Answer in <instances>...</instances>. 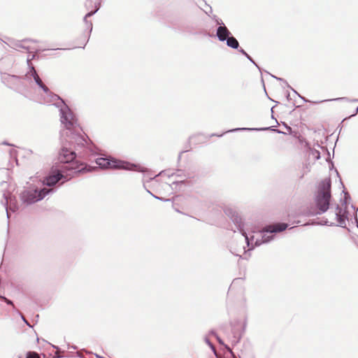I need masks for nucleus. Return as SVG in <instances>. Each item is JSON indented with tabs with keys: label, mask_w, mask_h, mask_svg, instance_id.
I'll list each match as a JSON object with an SVG mask.
<instances>
[{
	"label": "nucleus",
	"mask_w": 358,
	"mask_h": 358,
	"mask_svg": "<svg viewBox=\"0 0 358 358\" xmlns=\"http://www.w3.org/2000/svg\"><path fill=\"white\" fill-rule=\"evenodd\" d=\"M210 334H212V335H214L215 336H217L214 331H210Z\"/></svg>",
	"instance_id": "f704fd0d"
},
{
	"label": "nucleus",
	"mask_w": 358,
	"mask_h": 358,
	"mask_svg": "<svg viewBox=\"0 0 358 358\" xmlns=\"http://www.w3.org/2000/svg\"><path fill=\"white\" fill-rule=\"evenodd\" d=\"M205 12L208 16H210V14L213 12L212 8L209 6V10H206Z\"/></svg>",
	"instance_id": "c756f323"
},
{
	"label": "nucleus",
	"mask_w": 358,
	"mask_h": 358,
	"mask_svg": "<svg viewBox=\"0 0 358 358\" xmlns=\"http://www.w3.org/2000/svg\"><path fill=\"white\" fill-rule=\"evenodd\" d=\"M96 164L101 169H126L131 170L137 166L125 161L117 160L114 158H98Z\"/></svg>",
	"instance_id": "0eeeda50"
},
{
	"label": "nucleus",
	"mask_w": 358,
	"mask_h": 358,
	"mask_svg": "<svg viewBox=\"0 0 358 358\" xmlns=\"http://www.w3.org/2000/svg\"><path fill=\"white\" fill-rule=\"evenodd\" d=\"M24 78L28 80L33 78L36 84L43 91V92L46 95V99L44 101L45 103L50 104L55 100L60 99V97L57 94H55L53 92H52L49 90V88L43 83L42 80L38 75L36 71L35 70L33 66H30V70L25 74Z\"/></svg>",
	"instance_id": "423d86ee"
},
{
	"label": "nucleus",
	"mask_w": 358,
	"mask_h": 358,
	"mask_svg": "<svg viewBox=\"0 0 358 358\" xmlns=\"http://www.w3.org/2000/svg\"><path fill=\"white\" fill-rule=\"evenodd\" d=\"M76 131H72L71 132H66V135L69 137L66 140L69 141L71 145H74V148L78 150L80 148H84L87 144L86 138L81 134H77Z\"/></svg>",
	"instance_id": "1a4fd4ad"
},
{
	"label": "nucleus",
	"mask_w": 358,
	"mask_h": 358,
	"mask_svg": "<svg viewBox=\"0 0 358 358\" xmlns=\"http://www.w3.org/2000/svg\"><path fill=\"white\" fill-rule=\"evenodd\" d=\"M99 7H100L99 3L98 5H96L95 10L94 11H90V12L87 13L84 17V22L86 24L87 28L89 29L90 32H91L92 30V23L91 21H88L87 18L92 16L94 14H95L99 10Z\"/></svg>",
	"instance_id": "f8f14e48"
},
{
	"label": "nucleus",
	"mask_w": 358,
	"mask_h": 358,
	"mask_svg": "<svg viewBox=\"0 0 358 358\" xmlns=\"http://www.w3.org/2000/svg\"><path fill=\"white\" fill-rule=\"evenodd\" d=\"M242 222H243L242 221ZM243 228H245V224L244 223H243ZM244 229L246 231V230H248V228H246V229Z\"/></svg>",
	"instance_id": "a19ab883"
},
{
	"label": "nucleus",
	"mask_w": 358,
	"mask_h": 358,
	"mask_svg": "<svg viewBox=\"0 0 358 358\" xmlns=\"http://www.w3.org/2000/svg\"><path fill=\"white\" fill-rule=\"evenodd\" d=\"M292 90L295 94H297V95H298V96H299L301 99H303L304 102H307V101H308V100H306L304 97H303V96H301L300 94H299L296 90H294V89H292Z\"/></svg>",
	"instance_id": "bb28decb"
},
{
	"label": "nucleus",
	"mask_w": 358,
	"mask_h": 358,
	"mask_svg": "<svg viewBox=\"0 0 358 358\" xmlns=\"http://www.w3.org/2000/svg\"><path fill=\"white\" fill-rule=\"evenodd\" d=\"M25 42H26V41H24L23 42L18 43L17 44H16V47L18 48H22V49L27 50L29 52H31V51L29 50V48L28 46L25 45V44H24Z\"/></svg>",
	"instance_id": "6ab92c4d"
},
{
	"label": "nucleus",
	"mask_w": 358,
	"mask_h": 358,
	"mask_svg": "<svg viewBox=\"0 0 358 358\" xmlns=\"http://www.w3.org/2000/svg\"><path fill=\"white\" fill-rule=\"evenodd\" d=\"M162 172H160L158 175H156V176H150V180H152V179L155 178V177H157V176H158L159 175L162 174Z\"/></svg>",
	"instance_id": "72a5a7b5"
},
{
	"label": "nucleus",
	"mask_w": 358,
	"mask_h": 358,
	"mask_svg": "<svg viewBox=\"0 0 358 358\" xmlns=\"http://www.w3.org/2000/svg\"><path fill=\"white\" fill-rule=\"evenodd\" d=\"M350 199V196L348 192H344V198L342 202V205L345 206V208L343 209L341 207L339 206V205H336V210L333 213V216L334 217L335 220L337 221V224H335L334 222L329 221L327 218H324L321 222H320V224L323 225H329V226H338L343 228H346V221L348 220V211L346 210L347 208V203L348 200Z\"/></svg>",
	"instance_id": "39448f33"
},
{
	"label": "nucleus",
	"mask_w": 358,
	"mask_h": 358,
	"mask_svg": "<svg viewBox=\"0 0 358 358\" xmlns=\"http://www.w3.org/2000/svg\"><path fill=\"white\" fill-rule=\"evenodd\" d=\"M241 338V334L233 329L232 336L229 337L232 345H236L240 341Z\"/></svg>",
	"instance_id": "4468645a"
},
{
	"label": "nucleus",
	"mask_w": 358,
	"mask_h": 358,
	"mask_svg": "<svg viewBox=\"0 0 358 358\" xmlns=\"http://www.w3.org/2000/svg\"><path fill=\"white\" fill-rule=\"evenodd\" d=\"M352 208L354 209L355 210V222H356V224H357V227L358 228V220H357V211L358 210V208H356L355 206H354L353 205H352Z\"/></svg>",
	"instance_id": "393cba45"
},
{
	"label": "nucleus",
	"mask_w": 358,
	"mask_h": 358,
	"mask_svg": "<svg viewBox=\"0 0 358 358\" xmlns=\"http://www.w3.org/2000/svg\"><path fill=\"white\" fill-rule=\"evenodd\" d=\"M22 318L28 325H29V323L27 322V321L24 319V317L23 316L22 317Z\"/></svg>",
	"instance_id": "4c0bfd02"
},
{
	"label": "nucleus",
	"mask_w": 358,
	"mask_h": 358,
	"mask_svg": "<svg viewBox=\"0 0 358 358\" xmlns=\"http://www.w3.org/2000/svg\"><path fill=\"white\" fill-rule=\"evenodd\" d=\"M3 83L7 85L10 88L15 90H20L23 87L22 80L25 79L24 77H20L14 75L4 74L2 76Z\"/></svg>",
	"instance_id": "9d476101"
},
{
	"label": "nucleus",
	"mask_w": 358,
	"mask_h": 358,
	"mask_svg": "<svg viewBox=\"0 0 358 358\" xmlns=\"http://www.w3.org/2000/svg\"><path fill=\"white\" fill-rule=\"evenodd\" d=\"M331 182L330 178L322 180L318 185L317 192L315 194V207L308 210V215L315 216L327 212L329 208Z\"/></svg>",
	"instance_id": "7ed1b4c3"
},
{
	"label": "nucleus",
	"mask_w": 358,
	"mask_h": 358,
	"mask_svg": "<svg viewBox=\"0 0 358 358\" xmlns=\"http://www.w3.org/2000/svg\"><path fill=\"white\" fill-rule=\"evenodd\" d=\"M0 299H3L7 304L13 306L14 308V304L12 301L6 298L5 296H0Z\"/></svg>",
	"instance_id": "5701e85b"
},
{
	"label": "nucleus",
	"mask_w": 358,
	"mask_h": 358,
	"mask_svg": "<svg viewBox=\"0 0 358 358\" xmlns=\"http://www.w3.org/2000/svg\"><path fill=\"white\" fill-rule=\"evenodd\" d=\"M224 347L228 350V352L233 356V357L235 358L236 357L232 350L227 345H224Z\"/></svg>",
	"instance_id": "a878e982"
},
{
	"label": "nucleus",
	"mask_w": 358,
	"mask_h": 358,
	"mask_svg": "<svg viewBox=\"0 0 358 358\" xmlns=\"http://www.w3.org/2000/svg\"><path fill=\"white\" fill-rule=\"evenodd\" d=\"M274 131H276V132H278V133H279V134H280V133H282V132H281L280 130H278V129H274Z\"/></svg>",
	"instance_id": "58836bf2"
},
{
	"label": "nucleus",
	"mask_w": 358,
	"mask_h": 358,
	"mask_svg": "<svg viewBox=\"0 0 358 358\" xmlns=\"http://www.w3.org/2000/svg\"><path fill=\"white\" fill-rule=\"evenodd\" d=\"M76 154L74 150L71 148L69 149L65 146H63L59 153L58 159L60 163L64 164L62 170L70 171V173H67L66 176L62 173V171H58L57 173L50 175L45 178L43 183L44 185L52 187L55 185L60 180L64 178L66 181L69 180L70 178L73 176V174L83 173L87 172H91L96 167H91L85 164H78L75 162Z\"/></svg>",
	"instance_id": "f03ea898"
},
{
	"label": "nucleus",
	"mask_w": 358,
	"mask_h": 358,
	"mask_svg": "<svg viewBox=\"0 0 358 358\" xmlns=\"http://www.w3.org/2000/svg\"><path fill=\"white\" fill-rule=\"evenodd\" d=\"M224 134V133L220 134V135H216V134H211V136H222Z\"/></svg>",
	"instance_id": "c9c22d12"
},
{
	"label": "nucleus",
	"mask_w": 358,
	"mask_h": 358,
	"mask_svg": "<svg viewBox=\"0 0 358 358\" xmlns=\"http://www.w3.org/2000/svg\"><path fill=\"white\" fill-rule=\"evenodd\" d=\"M310 154L315 158V159L318 160L320 159V153L318 150L313 149L310 150Z\"/></svg>",
	"instance_id": "a211bd4d"
},
{
	"label": "nucleus",
	"mask_w": 358,
	"mask_h": 358,
	"mask_svg": "<svg viewBox=\"0 0 358 358\" xmlns=\"http://www.w3.org/2000/svg\"><path fill=\"white\" fill-rule=\"evenodd\" d=\"M211 17L215 21L216 24H218L219 26L224 25L222 20L220 18H217L216 15H213V16H211Z\"/></svg>",
	"instance_id": "aec40b11"
},
{
	"label": "nucleus",
	"mask_w": 358,
	"mask_h": 358,
	"mask_svg": "<svg viewBox=\"0 0 358 358\" xmlns=\"http://www.w3.org/2000/svg\"><path fill=\"white\" fill-rule=\"evenodd\" d=\"M53 192V189L44 187L41 189H29L24 190L21 194V199L27 204H32L42 200L47 194Z\"/></svg>",
	"instance_id": "6e6552de"
},
{
	"label": "nucleus",
	"mask_w": 358,
	"mask_h": 358,
	"mask_svg": "<svg viewBox=\"0 0 358 358\" xmlns=\"http://www.w3.org/2000/svg\"><path fill=\"white\" fill-rule=\"evenodd\" d=\"M238 51L242 53L243 55H245V57L247 55H248V54L243 49V48H240V49H238Z\"/></svg>",
	"instance_id": "cd10ccee"
},
{
	"label": "nucleus",
	"mask_w": 358,
	"mask_h": 358,
	"mask_svg": "<svg viewBox=\"0 0 358 358\" xmlns=\"http://www.w3.org/2000/svg\"><path fill=\"white\" fill-rule=\"evenodd\" d=\"M268 129V128H260V129H258V128H236V129H230V130L227 131V132H234V131H241V130H257V131H259V130H265V129ZM225 133H227V131Z\"/></svg>",
	"instance_id": "2eb2a0df"
},
{
	"label": "nucleus",
	"mask_w": 358,
	"mask_h": 358,
	"mask_svg": "<svg viewBox=\"0 0 358 358\" xmlns=\"http://www.w3.org/2000/svg\"><path fill=\"white\" fill-rule=\"evenodd\" d=\"M148 192L150 193L156 199H158V200H160V201H170L169 199H164L163 197H159V196H155L153 194H152L149 190H148Z\"/></svg>",
	"instance_id": "4be33fe9"
},
{
	"label": "nucleus",
	"mask_w": 358,
	"mask_h": 358,
	"mask_svg": "<svg viewBox=\"0 0 358 358\" xmlns=\"http://www.w3.org/2000/svg\"><path fill=\"white\" fill-rule=\"evenodd\" d=\"M355 101H358V99H357V100H355Z\"/></svg>",
	"instance_id": "79ce46f5"
},
{
	"label": "nucleus",
	"mask_w": 358,
	"mask_h": 358,
	"mask_svg": "<svg viewBox=\"0 0 358 358\" xmlns=\"http://www.w3.org/2000/svg\"><path fill=\"white\" fill-rule=\"evenodd\" d=\"M205 341L208 345V346L210 348V349L212 350V351L213 352L215 355L217 356V351H216L215 346L213 345V344L210 341V340L207 337L205 338Z\"/></svg>",
	"instance_id": "f3484780"
},
{
	"label": "nucleus",
	"mask_w": 358,
	"mask_h": 358,
	"mask_svg": "<svg viewBox=\"0 0 358 358\" xmlns=\"http://www.w3.org/2000/svg\"><path fill=\"white\" fill-rule=\"evenodd\" d=\"M250 62H252L260 71L261 69L259 66L256 64V62L253 60V59L248 55L245 57Z\"/></svg>",
	"instance_id": "b1692460"
},
{
	"label": "nucleus",
	"mask_w": 358,
	"mask_h": 358,
	"mask_svg": "<svg viewBox=\"0 0 358 358\" xmlns=\"http://www.w3.org/2000/svg\"><path fill=\"white\" fill-rule=\"evenodd\" d=\"M136 170L138 171H141V172H144L145 171L143 169H138Z\"/></svg>",
	"instance_id": "ea45409f"
},
{
	"label": "nucleus",
	"mask_w": 358,
	"mask_h": 358,
	"mask_svg": "<svg viewBox=\"0 0 358 358\" xmlns=\"http://www.w3.org/2000/svg\"><path fill=\"white\" fill-rule=\"evenodd\" d=\"M34 57H35V55H33L31 58H29V57L27 58V63H28L29 66H30V62H31V60H32L34 58Z\"/></svg>",
	"instance_id": "2f4dec72"
},
{
	"label": "nucleus",
	"mask_w": 358,
	"mask_h": 358,
	"mask_svg": "<svg viewBox=\"0 0 358 358\" xmlns=\"http://www.w3.org/2000/svg\"><path fill=\"white\" fill-rule=\"evenodd\" d=\"M357 112H358V106H357V108H356L355 114H353L352 115H355L357 113Z\"/></svg>",
	"instance_id": "e433bc0d"
},
{
	"label": "nucleus",
	"mask_w": 358,
	"mask_h": 358,
	"mask_svg": "<svg viewBox=\"0 0 358 358\" xmlns=\"http://www.w3.org/2000/svg\"><path fill=\"white\" fill-rule=\"evenodd\" d=\"M225 41L228 47L231 48L233 49H238V41L236 40V38H234L231 35L227 39H226Z\"/></svg>",
	"instance_id": "ddd939ff"
},
{
	"label": "nucleus",
	"mask_w": 358,
	"mask_h": 358,
	"mask_svg": "<svg viewBox=\"0 0 358 358\" xmlns=\"http://www.w3.org/2000/svg\"><path fill=\"white\" fill-rule=\"evenodd\" d=\"M216 338L220 344L224 345L223 341L218 336H216Z\"/></svg>",
	"instance_id": "7c9ffc66"
},
{
	"label": "nucleus",
	"mask_w": 358,
	"mask_h": 358,
	"mask_svg": "<svg viewBox=\"0 0 358 358\" xmlns=\"http://www.w3.org/2000/svg\"><path fill=\"white\" fill-rule=\"evenodd\" d=\"M3 198H4V201H2V205L6 208L7 217L8 218L9 217V214H8V196H7V194L6 193H3Z\"/></svg>",
	"instance_id": "dca6fc26"
},
{
	"label": "nucleus",
	"mask_w": 358,
	"mask_h": 358,
	"mask_svg": "<svg viewBox=\"0 0 358 358\" xmlns=\"http://www.w3.org/2000/svg\"><path fill=\"white\" fill-rule=\"evenodd\" d=\"M344 99H346V98L345 97L338 98V99H331V101L344 100Z\"/></svg>",
	"instance_id": "473e14b6"
},
{
	"label": "nucleus",
	"mask_w": 358,
	"mask_h": 358,
	"mask_svg": "<svg viewBox=\"0 0 358 358\" xmlns=\"http://www.w3.org/2000/svg\"><path fill=\"white\" fill-rule=\"evenodd\" d=\"M231 35L229 30L227 29V27L225 25L219 26L217 28L216 30V36L217 37V39L221 41L224 42L226 39H227Z\"/></svg>",
	"instance_id": "9b49d317"
},
{
	"label": "nucleus",
	"mask_w": 358,
	"mask_h": 358,
	"mask_svg": "<svg viewBox=\"0 0 358 358\" xmlns=\"http://www.w3.org/2000/svg\"><path fill=\"white\" fill-rule=\"evenodd\" d=\"M224 213L236 224L237 229L240 231L241 235L245 237L248 246L251 247L250 249H253L254 247L259 246L263 243H267L272 241L274 236L268 234L280 232L288 227V224L286 223H277L268 225L258 233H256V234L249 237L243 228L242 218L238 213L232 208H226Z\"/></svg>",
	"instance_id": "f257e3e1"
},
{
	"label": "nucleus",
	"mask_w": 358,
	"mask_h": 358,
	"mask_svg": "<svg viewBox=\"0 0 358 358\" xmlns=\"http://www.w3.org/2000/svg\"><path fill=\"white\" fill-rule=\"evenodd\" d=\"M26 358H39L38 355L36 352H29L27 354Z\"/></svg>",
	"instance_id": "412c9836"
},
{
	"label": "nucleus",
	"mask_w": 358,
	"mask_h": 358,
	"mask_svg": "<svg viewBox=\"0 0 358 358\" xmlns=\"http://www.w3.org/2000/svg\"><path fill=\"white\" fill-rule=\"evenodd\" d=\"M50 104L55 105L59 108L60 121L65 129L68 130L67 132L78 131L79 128L78 120L62 99L60 98L59 100H55Z\"/></svg>",
	"instance_id": "20e7f679"
},
{
	"label": "nucleus",
	"mask_w": 358,
	"mask_h": 358,
	"mask_svg": "<svg viewBox=\"0 0 358 358\" xmlns=\"http://www.w3.org/2000/svg\"><path fill=\"white\" fill-rule=\"evenodd\" d=\"M272 77H273V78H275L276 80H278L282 81V82H284L285 83H286L287 85H288V84H287V83L285 80H284L282 78H278V77H276V76H272ZM287 86H288V87H289V85H287Z\"/></svg>",
	"instance_id": "c85d7f7f"
}]
</instances>
